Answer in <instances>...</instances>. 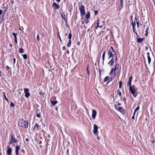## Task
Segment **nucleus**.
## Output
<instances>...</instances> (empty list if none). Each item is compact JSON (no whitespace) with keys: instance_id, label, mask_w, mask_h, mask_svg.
<instances>
[{"instance_id":"obj_1","label":"nucleus","mask_w":155,"mask_h":155,"mask_svg":"<svg viewBox=\"0 0 155 155\" xmlns=\"http://www.w3.org/2000/svg\"><path fill=\"white\" fill-rule=\"evenodd\" d=\"M107 57L108 59L112 58L107 63V64L110 66L113 64L114 61L115 62H116L117 61V57L116 52L112 46L110 47L108 51Z\"/></svg>"},{"instance_id":"obj_2","label":"nucleus","mask_w":155,"mask_h":155,"mask_svg":"<svg viewBox=\"0 0 155 155\" xmlns=\"http://www.w3.org/2000/svg\"><path fill=\"white\" fill-rule=\"evenodd\" d=\"M28 123L23 119H20L18 120V124L19 126L24 128H27Z\"/></svg>"},{"instance_id":"obj_3","label":"nucleus","mask_w":155,"mask_h":155,"mask_svg":"<svg viewBox=\"0 0 155 155\" xmlns=\"http://www.w3.org/2000/svg\"><path fill=\"white\" fill-rule=\"evenodd\" d=\"M137 90V88L134 85H132L129 87V91L131 92L133 95L135 97L137 95L135 94L136 91Z\"/></svg>"},{"instance_id":"obj_4","label":"nucleus","mask_w":155,"mask_h":155,"mask_svg":"<svg viewBox=\"0 0 155 155\" xmlns=\"http://www.w3.org/2000/svg\"><path fill=\"white\" fill-rule=\"evenodd\" d=\"M79 9L81 12V14L83 16L85 14L84 6L82 4L79 5Z\"/></svg>"},{"instance_id":"obj_5","label":"nucleus","mask_w":155,"mask_h":155,"mask_svg":"<svg viewBox=\"0 0 155 155\" xmlns=\"http://www.w3.org/2000/svg\"><path fill=\"white\" fill-rule=\"evenodd\" d=\"M24 92L25 93V96L28 98L30 96V94L29 93V90L28 88H24Z\"/></svg>"},{"instance_id":"obj_6","label":"nucleus","mask_w":155,"mask_h":155,"mask_svg":"<svg viewBox=\"0 0 155 155\" xmlns=\"http://www.w3.org/2000/svg\"><path fill=\"white\" fill-rule=\"evenodd\" d=\"M92 118L94 119L95 118V117L97 115V112L96 110L92 109Z\"/></svg>"},{"instance_id":"obj_7","label":"nucleus","mask_w":155,"mask_h":155,"mask_svg":"<svg viewBox=\"0 0 155 155\" xmlns=\"http://www.w3.org/2000/svg\"><path fill=\"white\" fill-rule=\"evenodd\" d=\"M132 79V75H131V76L128 78V81L127 84V85L129 86V87L131 86V82Z\"/></svg>"},{"instance_id":"obj_8","label":"nucleus","mask_w":155,"mask_h":155,"mask_svg":"<svg viewBox=\"0 0 155 155\" xmlns=\"http://www.w3.org/2000/svg\"><path fill=\"white\" fill-rule=\"evenodd\" d=\"M12 151V149L9 146H7V152L8 153V155H12L11 152Z\"/></svg>"},{"instance_id":"obj_9","label":"nucleus","mask_w":155,"mask_h":155,"mask_svg":"<svg viewBox=\"0 0 155 155\" xmlns=\"http://www.w3.org/2000/svg\"><path fill=\"white\" fill-rule=\"evenodd\" d=\"M117 110L119 111L123 114H124V110L121 107H116Z\"/></svg>"},{"instance_id":"obj_10","label":"nucleus","mask_w":155,"mask_h":155,"mask_svg":"<svg viewBox=\"0 0 155 155\" xmlns=\"http://www.w3.org/2000/svg\"><path fill=\"white\" fill-rule=\"evenodd\" d=\"M98 130V127L97 126L96 124H94V129H93V133L94 134L97 133Z\"/></svg>"},{"instance_id":"obj_11","label":"nucleus","mask_w":155,"mask_h":155,"mask_svg":"<svg viewBox=\"0 0 155 155\" xmlns=\"http://www.w3.org/2000/svg\"><path fill=\"white\" fill-rule=\"evenodd\" d=\"M11 140L13 142L15 143H17L18 141V140L15 138L13 135H11Z\"/></svg>"},{"instance_id":"obj_12","label":"nucleus","mask_w":155,"mask_h":155,"mask_svg":"<svg viewBox=\"0 0 155 155\" xmlns=\"http://www.w3.org/2000/svg\"><path fill=\"white\" fill-rule=\"evenodd\" d=\"M52 5L53 7L56 9H59L60 8V6L54 2L53 3Z\"/></svg>"},{"instance_id":"obj_13","label":"nucleus","mask_w":155,"mask_h":155,"mask_svg":"<svg viewBox=\"0 0 155 155\" xmlns=\"http://www.w3.org/2000/svg\"><path fill=\"white\" fill-rule=\"evenodd\" d=\"M20 147L18 146H16L15 147V153L16 155H19L18 154V150L20 149Z\"/></svg>"},{"instance_id":"obj_14","label":"nucleus","mask_w":155,"mask_h":155,"mask_svg":"<svg viewBox=\"0 0 155 155\" xmlns=\"http://www.w3.org/2000/svg\"><path fill=\"white\" fill-rule=\"evenodd\" d=\"M12 35L14 37L15 41L16 43H17V37H16L17 34L14 33H13V32L12 33Z\"/></svg>"},{"instance_id":"obj_15","label":"nucleus","mask_w":155,"mask_h":155,"mask_svg":"<svg viewBox=\"0 0 155 155\" xmlns=\"http://www.w3.org/2000/svg\"><path fill=\"white\" fill-rule=\"evenodd\" d=\"M147 56L148 62L149 63V64H150V61H151V58L149 56V53L147 52Z\"/></svg>"},{"instance_id":"obj_16","label":"nucleus","mask_w":155,"mask_h":155,"mask_svg":"<svg viewBox=\"0 0 155 155\" xmlns=\"http://www.w3.org/2000/svg\"><path fill=\"white\" fill-rule=\"evenodd\" d=\"M143 38H137V41L139 43H140L143 41Z\"/></svg>"},{"instance_id":"obj_17","label":"nucleus","mask_w":155,"mask_h":155,"mask_svg":"<svg viewBox=\"0 0 155 155\" xmlns=\"http://www.w3.org/2000/svg\"><path fill=\"white\" fill-rule=\"evenodd\" d=\"M117 94H118L120 99H121L122 98L121 93V92L120 91V90H117Z\"/></svg>"},{"instance_id":"obj_18","label":"nucleus","mask_w":155,"mask_h":155,"mask_svg":"<svg viewBox=\"0 0 155 155\" xmlns=\"http://www.w3.org/2000/svg\"><path fill=\"white\" fill-rule=\"evenodd\" d=\"M118 67H119V64H116L115 65V68H114V72H115L118 69Z\"/></svg>"},{"instance_id":"obj_19","label":"nucleus","mask_w":155,"mask_h":155,"mask_svg":"<svg viewBox=\"0 0 155 155\" xmlns=\"http://www.w3.org/2000/svg\"><path fill=\"white\" fill-rule=\"evenodd\" d=\"M90 17V14L89 12H88L86 15L85 17L87 19Z\"/></svg>"},{"instance_id":"obj_20","label":"nucleus","mask_w":155,"mask_h":155,"mask_svg":"<svg viewBox=\"0 0 155 155\" xmlns=\"http://www.w3.org/2000/svg\"><path fill=\"white\" fill-rule=\"evenodd\" d=\"M71 44V40H69L68 43L67 44V46L68 47H70Z\"/></svg>"},{"instance_id":"obj_21","label":"nucleus","mask_w":155,"mask_h":155,"mask_svg":"<svg viewBox=\"0 0 155 155\" xmlns=\"http://www.w3.org/2000/svg\"><path fill=\"white\" fill-rule=\"evenodd\" d=\"M36 127H37V129H38V124H37V123H36L35 124V126L33 128V130H35Z\"/></svg>"},{"instance_id":"obj_22","label":"nucleus","mask_w":155,"mask_h":155,"mask_svg":"<svg viewBox=\"0 0 155 155\" xmlns=\"http://www.w3.org/2000/svg\"><path fill=\"white\" fill-rule=\"evenodd\" d=\"M57 103V101H52L51 102V104L53 105H55V104H56V103Z\"/></svg>"},{"instance_id":"obj_23","label":"nucleus","mask_w":155,"mask_h":155,"mask_svg":"<svg viewBox=\"0 0 155 155\" xmlns=\"http://www.w3.org/2000/svg\"><path fill=\"white\" fill-rule=\"evenodd\" d=\"M139 109V106H138L134 110V114H135V112H136V111H137Z\"/></svg>"},{"instance_id":"obj_24","label":"nucleus","mask_w":155,"mask_h":155,"mask_svg":"<svg viewBox=\"0 0 155 155\" xmlns=\"http://www.w3.org/2000/svg\"><path fill=\"white\" fill-rule=\"evenodd\" d=\"M24 52V50L22 48H19V52L21 54L23 53Z\"/></svg>"},{"instance_id":"obj_25","label":"nucleus","mask_w":155,"mask_h":155,"mask_svg":"<svg viewBox=\"0 0 155 155\" xmlns=\"http://www.w3.org/2000/svg\"><path fill=\"white\" fill-rule=\"evenodd\" d=\"M105 51H104V53L102 54V59H103V62L104 61V57H105Z\"/></svg>"},{"instance_id":"obj_26","label":"nucleus","mask_w":155,"mask_h":155,"mask_svg":"<svg viewBox=\"0 0 155 155\" xmlns=\"http://www.w3.org/2000/svg\"><path fill=\"white\" fill-rule=\"evenodd\" d=\"M61 16H62V18L64 20H65L66 19V17H65V15L64 14H61Z\"/></svg>"},{"instance_id":"obj_27","label":"nucleus","mask_w":155,"mask_h":155,"mask_svg":"<svg viewBox=\"0 0 155 155\" xmlns=\"http://www.w3.org/2000/svg\"><path fill=\"white\" fill-rule=\"evenodd\" d=\"M3 95L5 99L7 101V102H8V100L7 98L6 97L5 94L4 93H3Z\"/></svg>"},{"instance_id":"obj_28","label":"nucleus","mask_w":155,"mask_h":155,"mask_svg":"<svg viewBox=\"0 0 155 155\" xmlns=\"http://www.w3.org/2000/svg\"><path fill=\"white\" fill-rule=\"evenodd\" d=\"M123 0H120V4L121 5V8H122L123 7Z\"/></svg>"},{"instance_id":"obj_29","label":"nucleus","mask_w":155,"mask_h":155,"mask_svg":"<svg viewBox=\"0 0 155 155\" xmlns=\"http://www.w3.org/2000/svg\"><path fill=\"white\" fill-rule=\"evenodd\" d=\"M72 37L71 34L70 33L69 34L68 38L69 40H71Z\"/></svg>"},{"instance_id":"obj_30","label":"nucleus","mask_w":155,"mask_h":155,"mask_svg":"<svg viewBox=\"0 0 155 155\" xmlns=\"http://www.w3.org/2000/svg\"><path fill=\"white\" fill-rule=\"evenodd\" d=\"M122 84V82L121 81H120L119 82V88H121V85Z\"/></svg>"},{"instance_id":"obj_31","label":"nucleus","mask_w":155,"mask_h":155,"mask_svg":"<svg viewBox=\"0 0 155 155\" xmlns=\"http://www.w3.org/2000/svg\"><path fill=\"white\" fill-rule=\"evenodd\" d=\"M88 67H89V65H87V72L88 75H89V72L88 70Z\"/></svg>"},{"instance_id":"obj_32","label":"nucleus","mask_w":155,"mask_h":155,"mask_svg":"<svg viewBox=\"0 0 155 155\" xmlns=\"http://www.w3.org/2000/svg\"><path fill=\"white\" fill-rule=\"evenodd\" d=\"M108 79V77L107 76L105 77L104 79V81H107Z\"/></svg>"},{"instance_id":"obj_33","label":"nucleus","mask_w":155,"mask_h":155,"mask_svg":"<svg viewBox=\"0 0 155 155\" xmlns=\"http://www.w3.org/2000/svg\"><path fill=\"white\" fill-rule=\"evenodd\" d=\"M23 57L24 59H26L27 58V55L26 54L23 55Z\"/></svg>"},{"instance_id":"obj_34","label":"nucleus","mask_w":155,"mask_h":155,"mask_svg":"<svg viewBox=\"0 0 155 155\" xmlns=\"http://www.w3.org/2000/svg\"><path fill=\"white\" fill-rule=\"evenodd\" d=\"M113 70H114V68H112V69H111L110 72V74H109L110 75V74H112V73H113Z\"/></svg>"},{"instance_id":"obj_35","label":"nucleus","mask_w":155,"mask_h":155,"mask_svg":"<svg viewBox=\"0 0 155 155\" xmlns=\"http://www.w3.org/2000/svg\"><path fill=\"white\" fill-rule=\"evenodd\" d=\"M36 39H37V40L38 41H39V35H38V34L37 35V37H36Z\"/></svg>"},{"instance_id":"obj_36","label":"nucleus","mask_w":155,"mask_h":155,"mask_svg":"<svg viewBox=\"0 0 155 155\" xmlns=\"http://www.w3.org/2000/svg\"><path fill=\"white\" fill-rule=\"evenodd\" d=\"M99 21H98L97 22V26L98 27H100V28H101L102 27V25H101V26H100L99 25Z\"/></svg>"},{"instance_id":"obj_37","label":"nucleus","mask_w":155,"mask_h":155,"mask_svg":"<svg viewBox=\"0 0 155 155\" xmlns=\"http://www.w3.org/2000/svg\"><path fill=\"white\" fill-rule=\"evenodd\" d=\"M10 105L11 106L13 107L14 106L15 104L13 102H12L10 104Z\"/></svg>"},{"instance_id":"obj_38","label":"nucleus","mask_w":155,"mask_h":155,"mask_svg":"<svg viewBox=\"0 0 155 155\" xmlns=\"http://www.w3.org/2000/svg\"><path fill=\"white\" fill-rule=\"evenodd\" d=\"M135 25V23H134V24H132V26L133 28H134Z\"/></svg>"},{"instance_id":"obj_39","label":"nucleus","mask_w":155,"mask_h":155,"mask_svg":"<svg viewBox=\"0 0 155 155\" xmlns=\"http://www.w3.org/2000/svg\"><path fill=\"white\" fill-rule=\"evenodd\" d=\"M36 116L38 117H40V114H36Z\"/></svg>"},{"instance_id":"obj_40","label":"nucleus","mask_w":155,"mask_h":155,"mask_svg":"<svg viewBox=\"0 0 155 155\" xmlns=\"http://www.w3.org/2000/svg\"><path fill=\"white\" fill-rule=\"evenodd\" d=\"M148 28H147L146 30V34H147V31H148Z\"/></svg>"},{"instance_id":"obj_41","label":"nucleus","mask_w":155,"mask_h":155,"mask_svg":"<svg viewBox=\"0 0 155 155\" xmlns=\"http://www.w3.org/2000/svg\"><path fill=\"white\" fill-rule=\"evenodd\" d=\"M66 49V47L65 46H64L63 47H62V49L63 50H64Z\"/></svg>"},{"instance_id":"obj_42","label":"nucleus","mask_w":155,"mask_h":155,"mask_svg":"<svg viewBox=\"0 0 155 155\" xmlns=\"http://www.w3.org/2000/svg\"><path fill=\"white\" fill-rule=\"evenodd\" d=\"M6 68H7V70H8L9 68H11L9 67L8 66L6 65Z\"/></svg>"},{"instance_id":"obj_43","label":"nucleus","mask_w":155,"mask_h":155,"mask_svg":"<svg viewBox=\"0 0 155 155\" xmlns=\"http://www.w3.org/2000/svg\"><path fill=\"white\" fill-rule=\"evenodd\" d=\"M137 19L136 17H135V20L134 21V23H135L136 22L137 23Z\"/></svg>"},{"instance_id":"obj_44","label":"nucleus","mask_w":155,"mask_h":155,"mask_svg":"<svg viewBox=\"0 0 155 155\" xmlns=\"http://www.w3.org/2000/svg\"><path fill=\"white\" fill-rule=\"evenodd\" d=\"M58 38H59V39H60V41H61V38L59 35V34H58Z\"/></svg>"},{"instance_id":"obj_45","label":"nucleus","mask_w":155,"mask_h":155,"mask_svg":"<svg viewBox=\"0 0 155 155\" xmlns=\"http://www.w3.org/2000/svg\"><path fill=\"white\" fill-rule=\"evenodd\" d=\"M97 12H98L97 11H95V12H94L95 15H96L97 14Z\"/></svg>"},{"instance_id":"obj_46","label":"nucleus","mask_w":155,"mask_h":155,"mask_svg":"<svg viewBox=\"0 0 155 155\" xmlns=\"http://www.w3.org/2000/svg\"><path fill=\"white\" fill-rule=\"evenodd\" d=\"M134 115L135 114H134V113L133 114V116L132 117V118L133 119H134Z\"/></svg>"},{"instance_id":"obj_47","label":"nucleus","mask_w":155,"mask_h":155,"mask_svg":"<svg viewBox=\"0 0 155 155\" xmlns=\"http://www.w3.org/2000/svg\"><path fill=\"white\" fill-rule=\"evenodd\" d=\"M13 61H14V64L15 63V58H13Z\"/></svg>"},{"instance_id":"obj_48","label":"nucleus","mask_w":155,"mask_h":155,"mask_svg":"<svg viewBox=\"0 0 155 155\" xmlns=\"http://www.w3.org/2000/svg\"><path fill=\"white\" fill-rule=\"evenodd\" d=\"M25 140L27 142H28L29 141V139L28 138H27L25 139Z\"/></svg>"},{"instance_id":"obj_49","label":"nucleus","mask_w":155,"mask_h":155,"mask_svg":"<svg viewBox=\"0 0 155 155\" xmlns=\"http://www.w3.org/2000/svg\"><path fill=\"white\" fill-rule=\"evenodd\" d=\"M12 142H13L12 141V140H11L10 141V142H9V144H11L12 143Z\"/></svg>"},{"instance_id":"obj_50","label":"nucleus","mask_w":155,"mask_h":155,"mask_svg":"<svg viewBox=\"0 0 155 155\" xmlns=\"http://www.w3.org/2000/svg\"><path fill=\"white\" fill-rule=\"evenodd\" d=\"M137 27H139V23L137 21Z\"/></svg>"},{"instance_id":"obj_51","label":"nucleus","mask_w":155,"mask_h":155,"mask_svg":"<svg viewBox=\"0 0 155 155\" xmlns=\"http://www.w3.org/2000/svg\"><path fill=\"white\" fill-rule=\"evenodd\" d=\"M2 13V11L1 10H0V15H1Z\"/></svg>"},{"instance_id":"obj_52","label":"nucleus","mask_w":155,"mask_h":155,"mask_svg":"<svg viewBox=\"0 0 155 155\" xmlns=\"http://www.w3.org/2000/svg\"><path fill=\"white\" fill-rule=\"evenodd\" d=\"M55 110L56 111H57L58 110V108L57 107H55Z\"/></svg>"},{"instance_id":"obj_53","label":"nucleus","mask_w":155,"mask_h":155,"mask_svg":"<svg viewBox=\"0 0 155 155\" xmlns=\"http://www.w3.org/2000/svg\"><path fill=\"white\" fill-rule=\"evenodd\" d=\"M41 141H40L39 142V144H41Z\"/></svg>"},{"instance_id":"obj_54","label":"nucleus","mask_w":155,"mask_h":155,"mask_svg":"<svg viewBox=\"0 0 155 155\" xmlns=\"http://www.w3.org/2000/svg\"><path fill=\"white\" fill-rule=\"evenodd\" d=\"M133 31L134 32H135V31L134 28H133Z\"/></svg>"},{"instance_id":"obj_55","label":"nucleus","mask_w":155,"mask_h":155,"mask_svg":"<svg viewBox=\"0 0 155 155\" xmlns=\"http://www.w3.org/2000/svg\"><path fill=\"white\" fill-rule=\"evenodd\" d=\"M9 46H10V47H12V44H10L9 45Z\"/></svg>"},{"instance_id":"obj_56","label":"nucleus","mask_w":155,"mask_h":155,"mask_svg":"<svg viewBox=\"0 0 155 155\" xmlns=\"http://www.w3.org/2000/svg\"><path fill=\"white\" fill-rule=\"evenodd\" d=\"M123 100L124 101V100H126V98L125 97H124L123 98Z\"/></svg>"},{"instance_id":"obj_57","label":"nucleus","mask_w":155,"mask_h":155,"mask_svg":"<svg viewBox=\"0 0 155 155\" xmlns=\"http://www.w3.org/2000/svg\"><path fill=\"white\" fill-rule=\"evenodd\" d=\"M56 1L58 2H60V0H56Z\"/></svg>"},{"instance_id":"obj_58","label":"nucleus","mask_w":155,"mask_h":155,"mask_svg":"<svg viewBox=\"0 0 155 155\" xmlns=\"http://www.w3.org/2000/svg\"><path fill=\"white\" fill-rule=\"evenodd\" d=\"M134 24V23H133V21H132V23H131V25H132V24Z\"/></svg>"},{"instance_id":"obj_59","label":"nucleus","mask_w":155,"mask_h":155,"mask_svg":"<svg viewBox=\"0 0 155 155\" xmlns=\"http://www.w3.org/2000/svg\"><path fill=\"white\" fill-rule=\"evenodd\" d=\"M135 34H136V35H137V32H134Z\"/></svg>"},{"instance_id":"obj_60","label":"nucleus","mask_w":155,"mask_h":155,"mask_svg":"<svg viewBox=\"0 0 155 155\" xmlns=\"http://www.w3.org/2000/svg\"><path fill=\"white\" fill-rule=\"evenodd\" d=\"M120 105V103H118V105Z\"/></svg>"},{"instance_id":"obj_61","label":"nucleus","mask_w":155,"mask_h":155,"mask_svg":"<svg viewBox=\"0 0 155 155\" xmlns=\"http://www.w3.org/2000/svg\"><path fill=\"white\" fill-rule=\"evenodd\" d=\"M69 51H67V54H69Z\"/></svg>"},{"instance_id":"obj_62","label":"nucleus","mask_w":155,"mask_h":155,"mask_svg":"<svg viewBox=\"0 0 155 155\" xmlns=\"http://www.w3.org/2000/svg\"><path fill=\"white\" fill-rule=\"evenodd\" d=\"M48 137H50L49 135H48Z\"/></svg>"},{"instance_id":"obj_63","label":"nucleus","mask_w":155,"mask_h":155,"mask_svg":"<svg viewBox=\"0 0 155 155\" xmlns=\"http://www.w3.org/2000/svg\"><path fill=\"white\" fill-rule=\"evenodd\" d=\"M21 92H19V94H21Z\"/></svg>"},{"instance_id":"obj_64","label":"nucleus","mask_w":155,"mask_h":155,"mask_svg":"<svg viewBox=\"0 0 155 155\" xmlns=\"http://www.w3.org/2000/svg\"><path fill=\"white\" fill-rule=\"evenodd\" d=\"M67 33H66V34H65V35H66V36H67Z\"/></svg>"}]
</instances>
